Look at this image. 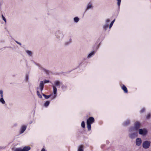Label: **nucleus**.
Segmentation results:
<instances>
[{"mask_svg": "<svg viewBox=\"0 0 151 151\" xmlns=\"http://www.w3.org/2000/svg\"><path fill=\"white\" fill-rule=\"evenodd\" d=\"M14 151H23V150L21 148H18L15 149Z\"/></svg>", "mask_w": 151, "mask_h": 151, "instance_id": "nucleus-25", "label": "nucleus"}, {"mask_svg": "<svg viewBox=\"0 0 151 151\" xmlns=\"http://www.w3.org/2000/svg\"><path fill=\"white\" fill-rule=\"evenodd\" d=\"M50 82V81L49 80H45L44 81V83L43 82V83H49Z\"/></svg>", "mask_w": 151, "mask_h": 151, "instance_id": "nucleus-31", "label": "nucleus"}, {"mask_svg": "<svg viewBox=\"0 0 151 151\" xmlns=\"http://www.w3.org/2000/svg\"><path fill=\"white\" fill-rule=\"evenodd\" d=\"M147 132V130L145 129H140L139 130V134L143 136L145 135L146 134Z\"/></svg>", "mask_w": 151, "mask_h": 151, "instance_id": "nucleus-5", "label": "nucleus"}, {"mask_svg": "<svg viewBox=\"0 0 151 151\" xmlns=\"http://www.w3.org/2000/svg\"><path fill=\"white\" fill-rule=\"evenodd\" d=\"M140 124L139 122H136L134 124V127L131 128L132 129H133V130H138V129L140 128Z\"/></svg>", "mask_w": 151, "mask_h": 151, "instance_id": "nucleus-6", "label": "nucleus"}, {"mask_svg": "<svg viewBox=\"0 0 151 151\" xmlns=\"http://www.w3.org/2000/svg\"><path fill=\"white\" fill-rule=\"evenodd\" d=\"M115 21V19H114L111 22V23L110 24L109 26V29H110L111 27H112L113 23H114V21Z\"/></svg>", "mask_w": 151, "mask_h": 151, "instance_id": "nucleus-18", "label": "nucleus"}, {"mask_svg": "<svg viewBox=\"0 0 151 151\" xmlns=\"http://www.w3.org/2000/svg\"><path fill=\"white\" fill-rule=\"evenodd\" d=\"M108 24H106L104 26L103 28L105 30H106L108 28Z\"/></svg>", "mask_w": 151, "mask_h": 151, "instance_id": "nucleus-24", "label": "nucleus"}, {"mask_svg": "<svg viewBox=\"0 0 151 151\" xmlns=\"http://www.w3.org/2000/svg\"><path fill=\"white\" fill-rule=\"evenodd\" d=\"M26 52L28 55H29V56H32V53L31 51L28 50H26Z\"/></svg>", "mask_w": 151, "mask_h": 151, "instance_id": "nucleus-16", "label": "nucleus"}, {"mask_svg": "<svg viewBox=\"0 0 151 151\" xmlns=\"http://www.w3.org/2000/svg\"><path fill=\"white\" fill-rule=\"evenodd\" d=\"M44 86V84L43 81H41L39 86L37 88V94L38 97L40 98H42V96L40 94L39 90V89H40V91L42 92L43 90Z\"/></svg>", "mask_w": 151, "mask_h": 151, "instance_id": "nucleus-1", "label": "nucleus"}, {"mask_svg": "<svg viewBox=\"0 0 151 151\" xmlns=\"http://www.w3.org/2000/svg\"><path fill=\"white\" fill-rule=\"evenodd\" d=\"M56 37L58 39L62 38L63 36V34L62 33L60 32H58L56 33Z\"/></svg>", "mask_w": 151, "mask_h": 151, "instance_id": "nucleus-7", "label": "nucleus"}, {"mask_svg": "<svg viewBox=\"0 0 151 151\" xmlns=\"http://www.w3.org/2000/svg\"><path fill=\"white\" fill-rule=\"evenodd\" d=\"M117 4L118 6L119 7L120 6V3L121 2V0H117Z\"/></svg>", "mask_w": 151, "mask_h": 151, "instance_id": "nucleus-26", "label": "nucleus"}, {"mask_svg": "<svg viewBox=\"0 0 151 151\" xmlns=\"http://www.w3.org/2000/svg\"><path fill=\"white\" fill-rule=\"evenodd\" d=\"M53 93L54 94H56L57 93V88L54 86H53Z\"/></svg>", "mask_w": 151, "mask_h": 151, "instance_id": "nucleus-15", "label": "nucleus"}, {"mask_svg": "<svg viewBox=\"0 0 151 151\" xmlns=\"http://www.w3.org/2000/svg\"><path fill=\"white\" fill-rule=\"evenodd\" d=\"M60 82L58 81H56L55 82V84L56 86H60Z\"/></svg>", "mask_w": 151, "mask_h": 151, "instance_id": "nucleus-23", "label": "nucleus"}, {"mask_svg": "<svg viewBox=\"0 0 151 151\" xmlns=\"http://www.w3.org/2000/svg\"><path fill=\"white\" fill-rule=\"evenodd\" d=\"M26 126H23L21 128L20 132L21 133H22L26 129Z\"/></svg>", "mask_w": 151, "mask_h": 151, "instance_id": "nucleus-10", "label": "nucleus"}, {"mask_svg": "<svg viewBox=\"0 0 151 151\" xmlns=\"http://www.w3.org/2000/svg\"><path fill=\"white\" fill-rule=\"evenodd\" d=\"M150 142L148 141H144L142 144V147L145 149L148 148L150 146Z\"/></svg>", "mask_w": 151, "mask_h": 151, "instance_id": "nucleus-4", "label": "nucleus"}, {"mask_svg": "<svg viewBox=\"0 0 151 151\" xmlns=\"http://www.w3.org/2000/svg\"><path fill=\"white\" fill-rule=\"evenodd\" d=\"M129 123V120H127L124 123V126H126L128 125Z\"/></svg>", "mask_w": 151, "mask_h": 151, "instance_id": "nucleus-21", "label": "nucleus"}, {"mask_svg": "<svg viewBox=\"0 0 151 151\" xmlns=\"http://www.w3.org/2000/svg\"><path fill=\"white\" fill-rule=\"evenodd\" d=\"M122 89L125 93H127L128 92V90L126 87L124 86L123 85L122 87Z\"/></svg>", "mask_w": 151, "mask_h": 151, "instance_id": "nucleus-12", "label": "nucleus"}, {"mask_svg": "<svg viewBox=\"0 0 151 151\" xmlns=\"http://www.w3.org/2000/svg\"><path fill=\"white\" fill-rule=\"evenodd\" d=\"M69 43H68V44H66V43H65V45H68Z\"/></svg>", "mask_w": 151, "mask_h": 151, "instance_id": "nucleus-38", "label": "nucleus"}, {"mask_svg": "<svg viewBox=\"0 0 151 151\" xmlns=\"http://www.w3.org/2000/svg\"><path fill=\"white\" fill-rule=\"evenodd\" d=\"M41 151H45V150L44 148H43L42 149Z\"/></svg>", "mask_w": 151, "mask_h": 151, "instance_id": "nucleus-36", "label": "nucleus"}, {"mask_svg": "<svg viewBox=\"0 0 151 151\" xmlns=\"http://www.w3.org/2000/svg\"><path fill=\"white\" fill-rule=\"evenodd\" d=\"M0 95L3 94V91L2 90H0Z\"/></svg>", "mask_w": 151, "mask_h": 151, "instance_id": "nucleus-35", "label": "nucleus"}, {"mask_svg": "<svg viewBox=\"0 0 151 151\" xmlns=\"http://www.w3.org/2000/svg\"><path fill=\"white\" fill-rule=\"evenodd\" d=\"M130 132L129 134V137L132 139H134L137 136L138 131L137 130H134L130 129L129 130Z\"/></svg>", "mask_w": 151, "mask_h": 151, "instance_id": "nucleus-2", "label": "nucleus"}, {"mask_svg": "<svg viewBox=\"0 0 151 151\" xmlns=\"http://www.w3.org/2000/svg\"><path fill=\"white\" fill-rule=\"evenodd\" d=\"M145 108H143L141 111V112H143L145 111Z\"/></svg>", "mask_w": 151, "mask_h": 151, "instance_id": "nucleus-32", "label": "nucleus"}, {"mask_svg": "<svg viewBox=\"0 0 151 151\" xmlns=\"http://www.w3.org/2000/svg\"><path fill=\"white\" fill-rule=\"evenodd\" d=\"M15 42L18 44L19 45H21V43L20 42H18V41H16Z\"/></svg>", "mask_w": 151, "mask_h": 151, "instance_id": "nucleus-34", "label": "nucleus"}, {"mask_svg": "<svg viewBox=\"0 0 151 151\" xmlns=\"http://www.w3.org/2000/svg\"><path fill=\"white\" fill-rule=\"evenodd\" d=\"M110 22V20L109 19H107L106 20V24L109 23Z\"/></svg>", "mask_w": 151, "mask_h": 151, "instance_id": "nucleus-29", "label": "nucleus"}, {"mask_svg": "<svg viewBox=\"0 0 151 151\" xmlns=\"http://www.w3.org/2000/svg\"><path fill=\"white\" fill-rule=\"evenodd\" d=\"M50 104V102L48 101H46L44 104V106H46L47 107Z\"/></svg>", "mask_w": 151, "mask_h": 151, "instance_id": "nucleus-22", "label": "nucleus"}, {"mask_svg": "<svg viewBox=\"0 0 151 151\" xmlns=\"http://www.w3.org/2000/svg\"><path fill=\"white\" fill-rule=\"evenodd\" d=\"M94 121V118L92 117L89 118L87 120V127L88 130H90L91 129V124Z\"/></svg>", "mask_w": 151, "mask_h": 151, "instance_id": "nucleus-3", "label": "nucleus"}, {"mask_svg": "<svg viewBox=\"0 0 151 151\" xmlns=\"http://www.w3.org/2000/svg\"><path fill=\"white\" fill-rule=\"evenodd\" d=\"M150 114H148V115L147 116V119L149 118L150 117Z\"/></svg>", "mask_w": 151, "mask_h": 151, "instance_id": "nucleus-33", "label": "nucleus"}, {"mask_svg": "<svg viewBox=\"0 0 151 151\" xmlns=\"http://www.w3.org/2000/svg\"><path fill=\"white\" fill-rule=\"evenodd\" d=\"M2 17L3 18V19L4 21L5 22H6V20L5 19V18L4 17V16L3 15V14L2 15Z\"/></svg>", "mask_w": 151, "mask_h": 151, "instance_id": "nucleus-28", "label": "nucleus"}, {"mask_svg": "<svg viewBox=\"0 0 151 151\" xmlns=\"http://www.w3.org/2000/svg\"><path fill=\"white\" fill-rule=\"evenodd\" d=\"M142 143V140L140 138H137L136 140V144L137 146H140Z\"/></svg>", "mask_w": 151, "mask_h": 151, "instance_id": "nucleus-8", "label": "nucleus"}, {"mask_svg": "<svg viewBox=\"0 0 151 151\" xmlns=\"http://www.w3.org/2000/svg\"><path fill=\"white\" fill-rule=\"evenodd\" d=\"M22 149L23 151H28L30 150V148L29 146H25Z\"/></svg>", "mask_w": 151, "mask_h": 151, "instance_id": "nucleus-11", "label": "nucleus"}, {"mask_svg": "<svg viewBox=\"0 0 151 151\" xmlns=\"http://www.w3.org/2000/svg\"><path fill=\"white\" fill-rule=\"evenodd\" d=\"M42 95L45 97V98L46 99H48L49 98H50V95H48L47 96L44 94L43 93H42Z\"/></svg>", "mask_w": 151, "mask_h": 151, "instance_id": "nucleus-19", "label": "nucleus"}, {"mask_svg": "<svg viewBox=\"0 0 151 151\" xmlns=\"http://www.w3.org/2000/svg\"><path fill=\"white\" fill-rule=\"evenodd\" d=\"M0 102L3 104H5V102L3 98H1L0 99Z\"/></svg>", "mask_w": 151, "mask_h": 151, "instance_id": "nucleus-17", "label": "nucleus"}, {"mask_svg": "<svg viewBox=\"0 0 151 151\" xmlns=\"http://www.w3.org/2000/svg\"><path fill=\"white\" fill-rule=\"evenodd\" d=\"M81 126L83 128H84L85 127V122L84 121H82L81 123Z\"/></svg>", "mask_w": 151, "mask_h": 151, "instance_id": "nucleus-27", "label": "nucleus"}, {"mask_svg": "<svg viewBox=\"0 0 151 151\" xmlns=\"http://www.w3.org/2000/svg\"><path fill=\"white\" fill-rule=\"evenodd\" d=\"M55 98V97H54L53 98V99H54V98Z\"/></svg>", "mask_w": 151, "mask_h": 151, "instance_id": "nucleus-39", "label": "nucleus"}, {"mask_svg": "<svg viewBox=\"0 0 151 151\" xmlns=\"http://www.w3.org/2000/svg\"><path fill=\"white\" fill-rule=\"evenodd\" d=\"M95 53V52L94 51H93L91 52L90 54H89L88 56V58H91L92 55H93Z\"/></svg>", "mask_w": 151, "mask_h": 151, "instance_id": "nucleus-13", "label": "nucleus"}, {"mask_svg": "<svg viewBox=\"0 0 151 151\" xmlns=\"http://www.w3.org/2000/svg\"><path fill=\"white\" fill-rule=\"evenodd\" d=\"M83 145H81L79 147L78 151H83Z\"/></svg>", "mask_w": 151, "mask_h": 151, "instance_id": "nucleus-14", "label": "nucleus"}, {"mask_svg": "<svg viewBox=\"0 0 151 151\" xmlns=\"http://www.w3.org/2000/svg\"><path fill=\"white\" fill-rule=\"evenodd\" d=\"M29 78V76L28 75H26V81H27Z\"/></svg>", "mask_w": 151, "mask_h": 151, "instance_id": "nucleus-30", "label": "nucleus"}, {"mask_svg": "<svg viewBox=\"0 0 151 151\" xmlns=\"http://www.w3.org/2000/svg\"><path fill=\"white\" fill-rule=\"evenodd\" d=\"M1 98H3V94H2V95H1Z\"/></svg>", "mask_w": 151, "mask_h": 151, "instance_id": "nucleus-37", "label": "nucleus"}, {"mask_svg": "<svg viewBox=\"0 0 151 151\" xmlns=\"http://www.w3.org/2000/svg\"><path fill=\"white\" fill-rule=\"evenodd\" d=\"M93 8V6L92 5V4L91 2L89 3L87 5V7L86 8V10H88L90 9H91Z\"/></svg>", "mask_w": 151, "mask_h": 151, "instance_id": "nucleus-9", "label": "nucleus"}, {"mask_svg": "<svg viewBox=\"0 0 151 151\" xmlns=\"http://www.w3.org/2000/svg\"><path fill=\"white\" fill-rule=\"evenodd\" d=\"M74 20L76 22H77L79 20V19L77 17H75L74 18Z\"/></svg>", "mask_w": 151, "mask_h": 151, "instance_id": "nucleus-20", "label": "nucleus"}]
</instances>
